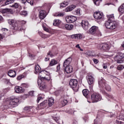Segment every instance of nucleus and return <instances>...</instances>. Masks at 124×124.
<instances>
[{"label":"nucleus","mask_w":124,"mask_h":124,"mask_svg":"<svg viewBox=\"0 0 124 124\" xmlns=\"http://www.w3.org/2000/svg\"><path fill=\"white\" fill-rule=\"evenodd\" d=\"M114 15H109L108 16V20L106 21L105 26L107 29L109 30H115L117 26H119V22L113 21Z\"/></svg>","instance_id":"f257e3e1"},{"label":"nucleus","mask_w":124,"mask_h":124,"mask_svg":"<svg viewBox=\"0 0 124 124\" xmlns=\"http://www.w3.org/2000/svg\"><path fill=\"white\" fill-rule=\"evenodd\" d=\"M49 77H43L42 76H41L39 75L38 78V85L39 86V81H41V83H40V87L39 89L41 91H43V90H46L47 89V85H46V82H49L50 80H51V76H50V74H48Z\"/></svg>","instance_id":"f03ea898"},{"label":"nucleus","mask_w":124,"mask_h":124,"mask_svg":"<svg viewBox=\"0 0 124 124\" xmlns=\"http://www.w3.org/2000/svg\"><path fill=\"white\" fill-rule=\"evenodd\" d=\"M69 85L72 89L76 93L79 90V85H78V81L76 79H72L70 80Z\"/></svg>","instance_id":"7ed1b4c3"},{"label":"nucleus","mask_w":124,"mask_h":124,"mask_svg":"<svg viewBox=\"0 0 124 124\" xmlns=\"http://www.w3.org/2000/svg\"><path fill=\"white\" fill-rule=\"evenodd\" d=\"M91 100L93 103H96L101 100V95L99 93H94L91 94Z\"/></svg>","instance_id":"20e7f679"},{"label":"nucleus","mask_w":124,"mask_h":124,"mask_svg":"<svg viewBox=\"0 0 124 124\" xmlns=\"http://www.w3.org/2000/svg\"><path fill=\"white\" fill-rule=\"evenodd\" d=\"M114 61L117 62V63H123L124 61L123 59H124V53L119 52L117 53V55L114 57Z\"/></svg>","instance_id":"39448f33"},{"label":"nucleus","mask_w":124,"mask_h":124,"mask_svg":"<svg viewBox=\"0 0 124 124\" xmlns=\"http://www.w3.org/2000/svg\"><path fill=\"white\" fill-rule=\"evenodd\" d=\"M19 103V98L15 96H12L10 98V105H17Z\"/></svg>","instance_id":"423d86ee"},{"label":"nucleus","mask_w":124,"mask_h":124,"mask_svg":"<svg viewBox=\"0 0 124 124\" xmlns=\"http://www.w3.org/2000/svg\"><path fill=\"white\" fill-rule=\"evenodd\" d=\"M98 47L101 51H104L105 52L109 51V46L107 44H101L98 45Z\"/></svg>","instance_id":"0eeeda50"},{"label":"nucleus","mask_w":124,"mask_h":124,"mask_svg":"<svg viewBox=\"0 0 124 124\" xmlns=\"http://www.w3.org/2000/svg\"><path fill=\"white\" fill-rule=\"evenodd\" d=\"M106 84V81L105 80V79H103V78H101L99 79L98 85L101 91H102V89H104V87H105Z\"/></svg>","instance_id":"6e6552de"},{"label":"nucleus","mask_w":124,"mask_h":124,"mask_svg":"<svg viewBox=\"0 0 124 124\" xmlns=\"http://www.w3.org/2000/svg\"><path fill=\"white\" fill-rule=\"evenodd\" d=\"M66 21L67 23H74L75 21H77V17L73 16H67Z\"/></svg>","instance_id":"1a4fd4ad"},{"label":"nucleus","mask_w":124,"mask_h":124,"mask_svg":"<svg viewBox=\"0 0 124 124\" xmlns=\"http://www.w3.org/2000/svg\"><path fill=\"white\" fill-rule=\"evenodd\" d=\"M86 79L89 85H93L94 83V78L91 75H88Z\"/></svg>","instance_id":"9d476101"},{"label":"nucleus","mask_w":124,"mask_h":124,"mask_svg":"<svg viewBox=\"0 0 124 124\" xmlns=\"http://www.w3.org/2000/svg\"><path fill=\"white\" fill-rule=\"evenodd\" d=\"M47 16V13L44 10L39 11V17L41 20H43L45 19Z\"/></svg>","instance_id":"9b49d317"},{"label":"nucleus","mask_w":124,"mask_h":124,"mask_svg":"<svg viewBox=\"0 0 124 124\" xmlns=\"http://www.w3.org/2000/svg\"><path fill=\"white\" fill-rule=\"evenodd\" d=\"M81 26L83 29L85 30V31H87V30L89 29V22L87 20H82L81 23Z\"/></svg>","instance_id":"f8f14e48"},{"label":"nucleus","mask_w":124,"mask_h":124,"mask_svg":"<svg viewBox=\"0 0 124 124\" xmlns=\"http://www.w3.org/2000/svg\"><path fill=\"white\" fill-rule=\"evenodd\" d=\"M62 29H66L67 31H71L73 30V25L69 24H62Z\"/></svg>","instance_id":"ddd939ff"},{"label":"nucleus","mask_w":124,"mask_h":124,"mask_svg":"<svg viewBox=\"0 0 124 124\" xmlns=\"http://www.w3.org/2000/svg\"><path fill=\"white\" fill-rule=\"evenodd\" d=\"M98 31V27L93 26H92L89 30V32L91 34H94L96 33V31Z\"/></svg>","instance_id":"4468645a"},{"label":"nucleus","mask_w":124,"mask_h":124,"mask_svg":"<svg viewBox=\"0 0 124 124\" xmlns=\"http://www.w3.org/2000/svg\"><path fill=\"white\" fill-rule=\"evenodd\" d=\"M93 16L96 20H101V19H102L103 16H102V14L100 13V12H96L94 13Z\"/></svg>","instance_id":"2eb2a0df"},{"label":"nucleus","mask_w":124,"mask_h":124,"mask_svg":"<svg viewBox=\"0 0 124 124\" xmlns=\"http://www.w3.org/2000/svg\"><path fill=\"white\" fill-rule=\"evenodd\" d=\"M33 108L32 106H26L24 108V110L27 113L31 114V113H33V108Z\"/></svg>","instance_id":"dca6fc26"},{"label":"nucleus","mask_w":124,"mask_h":124,"mask_svg":"<svg viewBox=\"0 0 124 124\" xmlns=\"http://www.w3.org/2000/svg\"><path fill=\"white\" fill-rule=\"evenodd\" d=\"M72 62V58L71 57H69L67 59L65 60L63 63V66L65 67L66 66H68Z\"/></svg>","instance_id":"f3484780"},{"label":"nucleus","mask_w":124,"mask_h":124,"mask_svg":"<svg viewBox=\"0 0 124 124\" xmlns=\"http://www.w3.org/2000/svg\"><path fill=\"white\" fill-rule=\"evenodd\" d=\"M2 13L6 14H13V10L9 8L3 9L1 10Z\"/></svg>","instance_id":"a211bd4d"},{"label":"nucleus","mask_w":124,"mask_h":124,"mask_svg":"<svg viewBox=\"0 0 124 124\" xmlns=\"http://www.w3.org/2000/svg\"><path fill=\"white\" fill-rule=\"evenodd\" d=\"M65 71L66 73H71V72L73 71V68H72V66L68 65L65 66Z\"/></svg>","instance_id":"6ab92c4d"},{"label":"nucleus","mask_w":124,"mask_h":124,"mask_svg":"<svg viewBox=\"0 0 124 124\" xmlns=\"http://www.w3.org/2000/svg\"><path fill=\"white\" fill-rule=\"evenodd\" d=\"M8 75L10 77L14 78L16 76V71L13 70H10L8 71Z\"/></svg>","instance_id":"aec40b11"},{"label":"nucleus","mask_w":124,"mask_h":124,"mask_svg":"<svg viewBox=\"0 0 124 124\" xmlns=\"http://www.w3.org/2000/svg\"><path fill=\"white\" fill-rule=\"evenodd\" d=\"M15 91L17 93H20L24 92L23 91V88L19 86H16L15 88Z\"/></svg>","instance_id":"412c9836"},{"label":"nucleus","mask_w":124,"mask_h":124,"mask_svg":"<svg viewBox=\"0 0 124 124\" xmlns=\"http://www.w3.org/2000/svg\"><path fill=\"white\" fill-rule=\"evenodd\" d=\"M82 36L81 34H76L71 35L72 39H81Z\"/></svg>","instance_id":"4be33fe9"},{"label":"nucleus","mask_w":124,"mask_h":124,"mask_svg":"<svg viewBox=\"0 0 124 124\" xmlns=\"http://www.w3.org/2000/svg\"><path fill=\"white\" fill-rule=\"evenodd\" d=\"M76 6L74 5H71L68 7H67L65 9L66 12H69V11H72L74 8H76Z\"/></svg>","instance_id":"5701e85b"},{"label":"nucleus","mask_w":124,"mask_h":124,"mask_svg":"<svg viewBox=\"0 0 124 124\" xmlns=\"http://www.w3.org/2000/svg\"><path fill=\"white\" fill-rule=\"evenodd\" d=\"M41 70V68L40 67L39 65H38V64H37V65H35V70L36 72H35V74H36L37 73H39V74L40 73V72H41V71H40Z\"/></svg>","instance_id":"b1692460"},{"label":"nucleus","mask_w":124,"mask_h":124,"mask_svg":"<svg viewBox=\"0 0 124 124\" xmlns=\"http://www.w3.org/2000/svg\"><path fill=\"white\" fill-rule=\"evenodd\" d=\"M61 21L60 19H55L53 21V25L56 27H59L61 25Z\"/></svg>","instance_id":"393cba45"},{"label":"nucleus","mask_w":124,"mask_h":124,"mask_svg":"<svg viewBox=\"0 0 124 124\" xmlns=\"http://www.w3.org/2000/svg\"><path fill=\"white\" fill-rule=\"evenodd\" d=\"M82 93L84 96L87 98L89 95V93H90V91L88 90V89H84L82 90Z\"/></svg>","instance_id":"a878e982"},{"label":"nucleus","mask_w":124,"mask_h":124,"mask_svg":"<svg viewBox=\"0 0 124 124\" xmlns=\"http://www.w3.org/2000/svg\"><path fill=\"white\" fill-rule=\"evenodd\" d=\"M118 11L120 14V15H123V14H124V6H122V5L121 6H120L118 8Z\"/></svg>","instance_id":"bb28decb"},{"label":"nucleus","mask_w":124,"mask_h":124,"mask_svg":"<svg viewBox=\"0 0 124 124\" xmlns=\"http://www.w3.org/2000/svg\"><path fill=\"white\" fill-rule=\"evenodd\" d=\"M55 100H54V98H49L48 100V106L49 107H51V106H53V104H54Z\"/></svg>","instance_id":"cd10ccee"},{"label":"nucleus","mask_w":124,"mask_h":124,"mask_svg":"<svg viewBox=\"0 0 124 124\" xmlns=\"http://www.w3.org/2000/svg\"><path fill=\"white\" fill-rule=\"evenodd\" d=\"M26 2L30 3L31 5H33V0H22V3L25 4Z\"/></svg>","instance_id":"c85d7f7f"},{"label":"nucleus","mask_w":124,"mask_h":124,"mask_svg":"<svg viewBox=\"0 0 124 124\" xmlns=\"http://www.w3.org/2000/svg\"><path fill=\"white\" fill-rule=\"evenodd\" d=\"M40 74H46V76L45 77H46L47 78H49V75H48V74H49L50 77H51V75L50 74V73H48V72H47V71H42L40 72V73H39V75H40L41 76V75Z\"/></svg>","instance_id":"c756f323"},{"label":"nucleus","mask_w":124,"mask_h":124,"mask_svg":"<svg viewBox=\"0 0 124 124\" xmlns=\"http://www.w3.org/2000/svg\"><path fill=\"white\" fill-rule=\"evenodd\" d=\"M67 5H68V2L64 1L61 4L60 8H63L67 6Z\"/></svg>","instance_id":"7c9ffc66"},{"label":"nucleus","mask_w":124,"mask_h":124,"mask_svg":"<svg viewBox=\"0 0 124 124\" xmlns=\"http://www.w3.org/2000/svg\"><path fill=\"white\" fill-rule=\"evenodd\" d=\"M57 63H58V62L57 61L55 60H51L49 63V65L50 66H53V65L57 64Z\"/></svg>","instance_id":"2f4dec72"},{"label":"nucleus","mask_w":124,"mask_h":124,"mask_svg":"<svg viewBox=\"0 0 124 124\" xmlns=\"http://www.w3.org/2000/svg\"><path fill=\"white\" fill-rule=\"evenodd\" d=\"M102 93L103 94H104V95H106V96H108V97H109V98H113V95L108 94L106 92L102 91Z\"/></svg>","instance_id":"473e14b6"},{"label":"nucleus","mask_w":124,"mask_h":124,"mask_svg":"<svg viewBox=\"0 0 124 124\" xmlns=\"http://www.w3.org/2000/svg\"><path fill=\"white\" fill-rule=\"evenodd\" d=\"M52 120L55 121V122L57 123V124H60V121H59L60 117H56L52 116Z\"/></svg>","instance_id":"72a5a7b5"},{"label":"nucleus","mask_w":124,"mask_h":124,"mask_svg":"<svg viewBox=\"0 0 124 124\" xmlns=\"http://www.w3.org/2000/svg\"><path fill=\"white\" fill-rule=\"evenodd\" d=\"M104 89H105V90L108 92H111V87H110L109 85L107 84V83L105 85Z\"/></svg>","instance_id":"f704fd0d"},{"label":"nucleus","mask_w":124,"mask_h":124,"mask_svg":"<svg viewBox=\"0 0 124 124\" xmlns=\"http://www.w3.org/2000/svg\"><path fill=\"white\" fill-rule=\"evenodd\" d=\"M20 15H22V16H24V17H26L28 15V11H22L20 12Z\"/></svg>","instance_id":"c9c22d12"},{"label":"nucleus","mask_w":124,"mask_h":124,"mask_svg":"<svg viewBox=\"0 0 124 124\" xmlns=\"http://www.w3.org/2000/svg\"><path fill=\"white\" fill-rule=\"evenodd\" d=\"M102 0H94L93 2L95 5H99L100 4V2H101Z\"/></svg>","instance_id":"e433bc0d"},{"label":"nucleus","mask_w":124,"mask_h":124,"mask_svg":"<svg viewBox=\"0 0 124 124\" xmlns=\"http://www.w3.org/2000/svg\"><path fill=\"white\" fill-rule=\"evenodd\" d=\"M47 103H48L47 100L44 101V102H43L40 104V106L41 107L42 106H46V105H47Z\"/></svg>","instance_id":"4c0bfd02"},{"label":"nucleus","mask_w":124,"mask_h":124,"mask_svg":"<svg viewBox=\"0 0 124 124\" xmlns=\"http://www.w3.org/2000/svg\"><path fill=\"white\" fill-rule=\"evenodd\" d=\"M74 112H75V111L72 109H70L69 110H67V113L70 114V115H74Z\"/></svg>","instance_id":"58836bf2"},{"label":"nucleus","mask_w":124,"mask_h":124,"mask_svg":"<svg viewBox=\"0 0 124 124\" xmlns=\"http://www.w3.org/2000/svg\"><path fill=\"white\" fill-rule=\"evenodd\" d=\"M21 86L22 87V88H29L30 87V85L28 83H22L21 84Z\"/></svg>","instance_id":"ea45409f"},{"label":"nucleus","mask_w":124,"mask_h":124,"mask_svg":"<svg viewBox=\"0 0 124 124\" xmlns=\"http://www.w3.org/2000/svg\"><path fill=\"white\" fill-rule=\"evenodd\" d=\"M29 57L30 58H31V60H34L35 58V55H33V54H31V53H29Z\"/></svg>","instance_id":"a19ab883"},{"label":"nucleus","mask_w":124,"mask_h":124,"mask_svg":"<svg viewBox=\"0 0 124 124\" xmlns=\"http://www.w3.org/2000/svg\"><path fill=\"white\" fill-rule=\"evenodd\" d=\"M55 14L54 16H58V17H62L64 16V14L63 13H59V14Z\"/></svg>","instance_id":"79ce46f5"},{"label":"nucleus","mask_w":124,"mask_h":124,"mask_svg":"<svg viewBox=\"0 0 124 124\" xmlns=\"http://www.w3.org/2000/svg\"><path fill=\"white\" fill-rule=\"evenodd\" d=\"M118 70H123V69H124V66L123 65H119L117 67Z\"/></svg>","instance_id":"37998d69"},{"label":"nucleus","mask_w":124,"mask_h":124,"mask_svg":"<svg viewBox=\"0 0 124 124\" xmlns=\"http://www.w3.org/2000/svg\"><path fill=\"white\" fill-rule=\"evenodd\" d=\"M10 2L9 1V0H6L5 2H4V4L3 5H2L3 6H4L5 5H8V4H10Z\"/></svg>","instance_id":"c03bdc74"},{"label":"nucleus","mask_w":124,"mask_h":124,"mask_svg":"<svg viewBox=\"0 0 124 124\" xmlns=\"http://www.w3.org/2000/svg\"><path fill=\"white\" fill-rule=\"evenodd\" d=\"M93 61L94 63H95V64H97V63H98V62H99V61H98V60H97L96 59L93 58Z\"/></svg>","instance_id":"a18cd8bd"},{"label":"nucleus","mask_w":124,"mask_h":124,"mask_svg":"<svg viewBox=\"0 0 124 124\" xmlns=\"http://www.w3.org/2000/svg\"><path fill=\"white\" fill-rule=\"evenodd\" d=\"M119 119L121 120V121H124V114H120L119 115Z\"/></svg>","instance_id":"49530a36"},{"label":"nucleus","mask_w":124,"mask_h":124,"mask_svg":"<svg viewBox=\"0 0 124 124\" xmlns=\"http://www.w3.org/2000/svg\"><path fill=\"white\" fill-rule=\"evenodd\" d=\"M107 65H108V63H103L102 64V66H103V68H104V69H107V67H108Z\"/></svg>","instance_id":"de8ad7c7"},{"label":"nucleus","mask_w":124,"mask_h":124,"mask_svg":"<svg viewBox=\"0 0 124 124\" xmlns=\"http://www.w3.org/2000/svg\"><path fill=\"white\" fill-rule=\"evenodd\" d=\"M47 56H50V57H51V58H53V57H54V54H53V53H52V51H49L47 53Z\"/></svg>","instance_id":"09e8293b"},{"label":"nucleus","mask_w":124,"mask_h":124,"mask_svg":"<svg viewBox=\"0 0 124 124\" xmlns=\"http://www.w3.org/2000/svg\"><path fill=\"white\" fill-rule=\"evenodd\" d=\"M12 7H14L15 8H18L19 7V5L17 3H15L14 5H12Z\"/></svg>","instance_id":"8fccbe9b"},{"label":"nucleus","mask_w":124,"mask_h":124,"mask_svg":"<svg viewBox=\"0 0 124 124\" xmlns=\"http://www.w3.org/2000/svg\"><path fill=\"white\" fill-rule=\"evenodd\" d=\"M8 23H9V25H13V24L14 23V20H13V19H9L8 20Z\"/></svg>","instance_id":"3c124183"},{"label":"nucleus","mask_w":124,"mask_h":124,"mask_svg":"<svg viewBox=\"0 0 124 124\" xmlns=\"http://www.w3.org/2000/svg\"><path fill=\"white\" fill-rule=\"evenodd\" d=\"M43 28L44 31H46L47 32H49L50 31V30L48 28H47L44 26H43Z\"/></svg>","instance_id":"603ef678"},{"label":"nucleus","mask_w":124,"mask_h":124,"mask_svg":"<svg viewBox=\"0 0 124 124\" xmlns=\"http://www.w3.org/2000/svg\"><path fill=\"white\" fill-rule=\"evenodd\" d=\"M3 97H4V93H1L0 94V100H1V99H3Z\"/></svg>","instance_id":"864d4df0"},{"label":"nucleus","mask_w":124,"mask_h":124,"mask_svg":"<svg viewBox=\"0 0 124 124\" xmlns=\"http://www.w3.org/2000/svg\"><path fill=\"white\" fill-rule=\"evenodd\" d=\"M123 124V122L122 121H119L118 120H116L114 122V124Z\"/></svg>","instance_id":"5fc2aeb1"},{"label":"nucleus","mask_w":124,"mask_h":124,"mask_svg":"<svg viewBox=\"0 0 124 124\" xmlns=\"http://www.w3.org/2000/svg\"><path fill=\"white\" fill-rule=\"evenodd\" d=\"M23 78V76L20 75V76H18L17 78V80H21V79Z\"/></svg>","instance_id":"6e6d98bb"},{"label":"nucleus","mask_w":124,"mask_h":124,"mask_svg":"<svg viewBox=\"0 0 124 124\" xmlns=\"http://www.w3.org/2000/svg\"><path fill=\"white\" fill-rule=\"evenodd\" d=\"M63 105H66V104H67V100H64L63 101V103H62Z\"/></svg>","instance_id":"4d7b16f0"},{"label":"nucleus","mask_w":124,"mask_h":124,"mask_svg":"<svg viewBox=\"0 0 124 124\" xmlns=\"http://www.w3.org/2000/svg\"><path fill=\"white\" fill-rule=\"evenodd\" d=\"M41 99H43V98L42 97H38L37 99V102L38 103V102L40 101Z\"/></svg>","instance_id":"13d9d810"},{"label":"nucleus","mask_w":124,"mask_h":124,"mask_svg":"<svg viewBox=\"0 0 124 124\" xmlns=\"http://www.w3.org/2000/svg\"><path fill=\"white\" fill-rule=\"evenodd\" d=\"M76 13L78 15H80V9H78L77 11H76Z\"/></svg>","instance_id":"bf43d9fd"},{"label":"nucleus","mask_w":124,"mask_h":124,"mask_svg":"<svg viewBox=\"0 0 124 124\" xmlns=\"http://www.w3.org/2000/svg\"><path fill=\"white\" fill-rule=\"evenodd\" d=\"M57 70H60L61 69V64H58L57 66Z\"/></svg>","instance_id":"052dcab7"},{"label":"nucleus","mask_w":124,"mask_h":124,"mask_svg":"<svg viewBox=\"0 0 124 124\" xmlns=\"http://www.w3.org/2000/svg\"><path fill=\"white\" fill-rule=\"evenodd\" d=\"M1 22H3V18L1 16H0V23Z\"/></svg>","instance_id":"680f3d73"},{"label":"nucleus","mask_w":124,"mask_h":124,"mask_svg":"<svg viewBox=\"0 0 124 124\" xmlns=\"http://www.w3.org/2000/svg\"><path fill=\"white\" fill-rule=\"evenodd\" d=\"M49 60H50V58H48V57H46L45 59V62H48V61H49Z\"/></svg>","instance_id":"e2e57ef3"},{"label":"nucleus","mask_w":124,"mask_h":124,"mask_svg":"<svg viewBox=\"0 0 124 124\" xmlns=\"http://www.w3.org/2000/svg\"><path fill=\"white\" fill-rule=\"evenodd\" d=\"M29 94L31 96L33 95V91H31L30 92H29Z\"/></svg>","instance_id":"0e129e2a"},{"label":"nucleus","mask_w":124,"mask_h":124,"mask_svg":"<svg viewBox=\"0 0 124 124\" xmlns=\"http://www.w3.org/2000/svg\"><path fill=\"white\" fill-rule=\"evenodd\" d=\"M26 22L24 21V20H22V21L20 22V23L22 24V25H25V24H26Z\"/></svg>","instance_id":"69168bd1"},{"label":"nucleus","mask_w":124,"mask_h":124,"mask_svg":"<svg viewBox=\"0 0 124 124\" xmlns=\"http://www.w3.org/2000/svg\"><path fill=\"white\" fill-rule=\"evenodd\" d=\"M2 31H8V29H7L6 28H3V29H2Z\"/></svg>","instance_id":"338daca9"},{"label":"nucleus","mask_w":124,"mask_h":124,"mask_svg":"<svg viewBox=\"0 0 124 124\" xmlns=\"http://www.w3.org/2000/svg\"><path fill=\"white\" fill-rule=\"evenodd\" d=\"M73 124H78V122L77 121L74 120L73 123Z\"/></svg>","instance_id":"774afa93"}]
</instances>
